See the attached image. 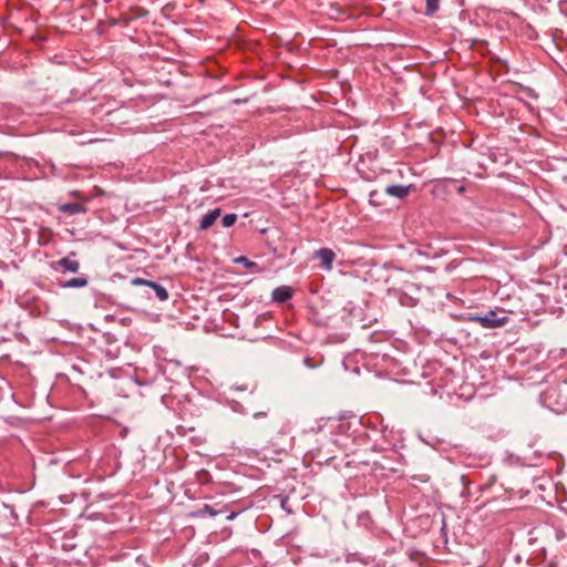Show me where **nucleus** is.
Wrapping results in <instances>:
<instances>
[{
  "instance_id": "obj_16",
  "label": "nucleus",
  "mask_w": 567,
  "mask_h": 567,
  "mask_svg": "<svg viewBox=\"0 0 567 567\" xmlns=\"http://www.w3.org/2000/svg\"><path fill=\"white\" fill-rule=\"evenodd\" d=\"M440 8V2H425V14L433 16Z\"/></svg>"
},
{
  "instance_id": "obj_20",
  "label": "nucleus",
  "mask_w": 567,
  "mask_h": 567,
  "mask_svg": "<svg viewBox=\"0 0 567 567\" xmlns=\"http://www.w3.org/2000/svg\"><path fill=\"white\" fill-rule=\"evenodd\" d=\"M322 430V425H317L316 427H311V432L319 433Z\"/></svg>"
},
{
  "instance_id": "obj_7",
  "label": "nucleus",
  "mask_w": 567,
  "mask_h": 567,
  "mask_svg": "<svg viewBox=\"0 0 567 567\" xmlns=\"http://www.w3.org/2000/svg\"><path fill=\"white\" fill-rule=\"evenodd\" d=\"M223 513H225V511L223 508H216L213 505L204 504L202 507L189 512L188 517H190V518H204L206 516L215 517Z\"/></svg>"
},
{
  "instance_id": "obj_17",
  "label": "nucleus",
  "mask_w": 567,
  "mask_h": 567,
  "mask_svg": "<svg viewBox=\"0 0 567 567\" xmlns=\"http://www.w3.org/2000/svg\"><path fill=\"white\" fill-rule=\"evenodd\" d=\"M280 506L284 511H286L288 514H291L292 511L290 508H288V498L287 497H281V501H280Z\"/></svg>"
},
{
  "instance_id": "obj_13",
  "label": "nucleus",
  "mask_w": 567,
  "mask_h": 567,
  "mask_svg": "<svg viewBox=\"0 0 567 567\" xmlns=\"http://www.w3.org/2000/svg\"><path fill=\"white\" fill-rule=\"evenodd\" d=\"M59 210L66 215L85 214L87 208L85 205L80 203H65L59 206Z\"/></svg>"
},
{
  "instance_id": "obj_2",
  "label": "nucleus",
  "mask_w": 567,
  "mask_h": 567,
  "mask_svg": "<svg viewBox=\"0 0 567 567\" xmlns=\"http://www.w3.org/2000/svg\"><path fill=\"white\" fill-rule=\"evenodd\" d=\"M502 310L489 309L485 315L464 313L458 317L463 321L478 322L485 329H495L508 323L509 317Z\"/></svg>"
},
{
  "instance_id": "obj_22",
  "label": "nucleus",
  "mask_w": 567,
  "mask_h": 567,
  "mask_svg": "<svg viewBox=\"0 0 567 567\" xmlns=\"http://www.w3.org/2000/svg\"><path fill=\"white\" fill-rule=\"evenodd\" d=\"M487 488H488V485H487V484H485V485L481 486V491H485V489H487Z\"/></svg>"
},
{
  "instance_id": "obj_3",
  "label": "nucleus",
  "mask_w": 567,
  "mask_h": 567,
  "mask_svg": "<svg viewBox=\"0 0 567 567\" xmlns=\"http://www.w3.org/2000/svg\"><path fill=\"white\" fill-rule=\"evenodd\" d=\"M318 8L322 14H326L330 20L344 21L352 18L349 8L342 2H317Z\"/></svg>"
},
{
  "instance_id": "obj_4",
  "label": "nucleus",
  "mask_w": 567,
  "mask_h": 567,
  "mask_svg": "<svg viewBox=\"0 0 567 567\" xmlns=\"http://www.w3.org/2000/svg\"><path fill=\"white\" fill-rule=\"evenodd\" d=\"M52 268L54 270L62 269L63 272L76 274L80 270V261L76 259V252L71 251L65 257L53 262Z\"/></svg>"
},
{
  "instance_id": "obj_18",
  "label": "nucleus",
  "mask_w": 567,
  "mask_h": 567,
  "mask_svg": "<svg viewBox=\"0 0 567 567\" xmlns=\"http://www.w3.org/2000/svg\"><path fill=\"white\" fill-rule=\"evenodd\" d=\"M559 3V10L560 12H563L564 14L567 16V1H564V2H558Z\"/></svg>"
},
{
  "instance_id": "obj_12",
  "label": "nucleus",
  "mask_w": 567,
  "mask_h": 567,
  "mask_svg": "<svg viewBox=\"0 0 567 567\" xmlns=\"http://www.w3.org/2000/svg\"><path fill=\"white\" fill-rule=\"evenodd\" d=\"M220 213L221 209L219 207H216L215 209L209 210L207 214H205L199 220V230H206L210 226H213L217 218L220 216Z\"/></svg>"
},
{
  "instance_id": "obj_8",
  "label": "nucleus",
  "mask_w": 567,
  "mask_h": 567,
  "mask_svg": "<svg viewBox=\"0 0 567 567\" xmlns=\"http://www.w3.org/2000/svg\"><path fill=\"white\" fill-rule=\"evenodd\" d=\"M59 287L62 289H80L84 288L89 285V276L85 274H82L78 277L68 279V280H60L58 282Z\"/></svg>"
},
{
  "instance_id": "obj_21",
  "label": "nucleus",
  "mask_w": 567,
  "mask_h": 567,
  "mask_svg": "<svg viewBox=\"0 0 567 567\" xmlns=\"http://www.w3.org/2000/svg\"><path fill=\"white\" fill-rule=\"evenodd\" d=\"M237 516V513L231 512L229 515H227V520H233Z\"/></svg>"
},
{
  "instance_id": "obj_6",
  "label": "nucleus",
  "mask_w": 567,
  "mask_h": 567,
  "mask_svg": "<svg viewBox=\"0 0 567 567\" xmlns=\"http://www.w3.org/2000/svg\"><path fill=\"white\" fill-rule=\"evenodd\" d=\"M399 456L400 454L396 451H390L389 455H384L381 460L372 462L373 470L395 472L396 468L393 466V463Z\"/></svg>"
},
{
  "instance_id": "obj_23",
  "label": "nucleus",
  "mask_w": 567,
  "mask_h": 567,
  "mask_svg": "<svg viewBox=\"0 0 567 567\" xmlns=\"http://www.w3.org/2000/svg\"><path fill=\"white\" fill-rule=\"evenodd\" d=\"M464 190V186H460L458 192L462 193Z\"/></svg>"
},
{
  "instance_id": "obj_1",
  "label": "nucleus",
  "mask_w": 567,
  "mask_h": 567,
  "mask_svg": "<svg viewBox=\"0 0 567 567\" xmlns=\"http://www.w3.org/2000/svg\"><path fill=\"white\" fill-rule=\"evenodd\" d=\"M403 279L400 280V286H392L388 288V293L396 297L400 303L404 307H414L417 303L419 298L415 296L421 286L416 282L411 281V277L406 272H401Z\"/></svg>"
},
{
  "instance_id": "obj_10",
  "label": "nucleus",
  "mask_w": 567,
  "mask_h": 567,
  "mask_svg": "<svg viewBox=\"0 0 567 567\" xmlns=\"http://www.w3.org/2000/svg\"><path fill=\"white\" fill-rule=\"evenodd\" d=\"M293 296V289L289 286H279L272 290L271 298L277 303H285Z\"/></svg>"
},
{
  "instance_id": "obj_11",
  "label": "nucleus",
  "mask_w": 567,
  "mask_h": 567,
  "mask_svg": "<svg viewBox=\"0 0 567 567\" xmlns=\"http://www.w3.org/2000/svg\"><path fill=\"white\" fill-rule=\"evenodd\" d=\"M413 185H389L385 187L384 192L385 194L396 197V198H404L409 195L410 190L412 189Z\"/></svg>"
},
{
  "instance_id": "obj_19",
  "label": "nucleus",
  "mask_w": 567,
  "mask_h": 567,
  "mask_svg": "<svg viewBox=\"0 0 567 567\" xmlns=\"http://www.w3.org/2000/svg\"><path fill=\"white\" fill-rule=\"evenodd\" d=\"M265 416H267V412L265 411L254 413V419H260Z\"/></svg>"
},
{
  "instance_id": "obj_5",
  "label": "nucleus",
  "mask_w": 567,
  "mask_h": 567,
  "mask_svg": "<svg viewBox=\"0 0 567 567\" xmlns=\"http://www.w3.org/2000/svg\"><path fill=\"white\" fill-rule=\"evenodd\" d=\"M130 284L132 286H145V287L151 288L154 291L157 299L161 301H166L169 297L167 289L156 281L136 277V278H133L130 281Z\"/></svg>"
},
{
  "instance_id": "obj_24",
  "label": "nucleus",
  "mask_w": 567,
  "mask_h": 567,
  "mask_svg": "<svg viewBox=\"0 0 567 567\" xmlns=\"http://www.w3.org/2000/svg\"><path fill=\"white\" fill-rule=\"evenodd\" d=\"M373 195H374V192H371V193H370V197H371V199H370V200H371V202H372V197H373Z\"/></svg>"
},
{
  "instance_id": "obj_14",
  "label": "nucleus",
  "mask_w": 567,
  "mask_h": 567,
  "mask_svg": "<svg viewBox=\"0 0 567 567\" xmlns=\"http://www.w3.org/2000/svg\"><path fill=\"white\" fill-rule=\"evenodd\" d=\"M235 264L244 265L247 269H249L251 272H258L260 271V267L257 262L251 261L246 256L237 257L235 260Z\"/></svg>"
},
{
  "instance_id": "obj_9",
  "label": "nucleus",
  "mask_w": 567,
  "mask_h": 567,
  "mask_svg": "<svg viewBox=\"0 0 567 567\" xmlns=\"http://www.w3.org/2000/svg\"><path fill=\"white\" fill-rule=\"evenodd\" d=\"M315 257L320 260L321 266L324 269L330 270L332 268V262L336 258V254L330 248H320L317 251H315Z\"/></svg>"
},
{
  "instance_id": "obj_15",
  "label": "nucleus",
  "mask_w": 567,
  "mask_h": 567,
  "mask_svg": "<svg viewBox=\"0 0 567 567\" xmlns=\"http://www.w3.org/2000/svg\"><path fill=\"white\" fill-rule=\"evenodd\" d=\"M237 218H238V216L235 213H229V214L224 215L221 218L223 227L228 228V227L234 226L235 223L237 221Z\"/></svg>"
}]
</instances>
